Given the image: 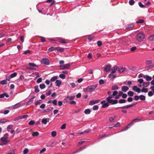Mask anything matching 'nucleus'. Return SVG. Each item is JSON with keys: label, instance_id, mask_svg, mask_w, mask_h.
<instances>
[{"label": "nucleus", "instance_id": "1", "mask_svg": "<svg viewBox=\"0 0 154 154\" xmlns=\"http://www.w3.org/2000/svg\"><path fill=\"white\" fill-rule=\"evenodd\" d=\"M97 86V84H96L92 86H89L86 88H84V90H85L86 92H92L96 88Z\"/></svg>", "mask_w": 154, "mask_h": 154}, {"label": "nucleus", "instance_id": "2", "mask_svg": "<svg viewBox=\"0 0 154 154\" xmlns=\"http://www.w3.org/2000/svg\"><path fill=\"white\" fill-rule=\"evenodd\" d=\"M144 34L142 32H140L137 34L136 36V40L139 42L142 41L144 38Z\"/></svg>", "mask_w": 154, "mask_h": 154}, {"label": "nucleus", "instance_id": "3", "mask_svg": "<svg viewBox=\"0 0 154 154\" xmlns=\"http://www.w3.org/2000/svg\"><path fill=\"white\" fill-rule=\"evenodd\" d=\"M41 62L42 63L45 65H49L50 64L49 60L46 58L42 59L41 60Z\"/></svg>", "mask_w": 154, "mask_h": 154}, {"label": "nucleus", "instance_id": "4", "mask_svg": "<svg viewBox=\"0 0 154 154\" xmlns=\"http://www.w3.org/2000/svg\"><path fill=\"white\" fill-rule=\"evenodd\" d=\"M106 100L107 102L109 103H111L112 105L116 104L118 103V101L116 100L111 99Z\"/></svg>", "mask_w": 154, "mask_h": 154}, {"label": "nucleus", "instance_id": "5", "mask_svg": "<svg viewBox=\"0 0 154 154\" xmlns=\"http://www.w3.org/2000/svg\"><path fill=\"white\" fill-rule=\"evenodd\" d=\"M135 104V103H133L131 104L125 106L121 107H120V108L122 109H127L134 106Z\"/></svg>", "mask_w": 154, "mask_h": 154}, {"label": "nucleus", "instance_id": "6", "mask_svg": "<svg viewBox=\"0 0 154 154\" xmlns=\"http://www.w3.org/2000/svg\"><path fill=\"white\" fill-rule=\"evenodd\" d=\"M22 106L21 103L20 102H19L15 105L12 106L11 107L12 108L14 109H15L17 108H18L19 107H20Z\"/></svg>", "mask_w": 154, "mask_h": 154}, {"label": "nucleus", "instance_id": "7", "mask_svg": "<svg viewBox=\"0 0 154 154\" xmlns=\"http://www.w3.org/2000/svg\"><path fill=\"white\" fill-rule=\"evenodd\" d=\"M29 65L31 66L29 67L28 68H27L29 69H33L32 67H38V66L35 64V63H29Z\"/></svg>", "mask_w": 154, "mask_h": 154}, {"label": "nucleus", "instance_id": "8", "mask_svg": "<svg viewBox=\"0 0 154 154\" xmlns=\"http://www.w3.org/2000/svg\"><path fill=\"white\" fill-rule=\"evenodd\" d=\"M132 89L134 91L138 93H140L141 91L140 89L138 88L136 85L132 87Z\"/></svg>", "mask_w": 154, "mask_h": 154}, {"label": "nucleus", "instance_id": "9", "mask_svg": "<svg viewBox=\"0 0 154 154\" xmlns=\"http://www.w3.org/2000/svg\"><path fill=\"white\" fill-rule=\"evenodd\" d=\"M133 124V123L131 122L130 124H128V125L126 126L124 128L121 130L122 131H124L127 130L128 128L130 127Z\"/></svg>", "mask_w": 154, "mask_h": 154}, {"label": "nucleus", "instance_id": "10", "mask_svg": "<svg viewBox=\"0 0 154 154\" xmlns=\"http://www.w3.org/2000/svg\"><path fill=\"white\" fill-rule=\"evenodd\" d=\"M126 70L125 67H121L118 68V72L119 73H122L124 72Z\"/></svg>", "mask_w": 154, "mask_h": 154}, {"label": "nucleus", "instance_id": "11", "mask_svg": "<svg viewBox=\"0 0 154 154\" xmlns=\"http://www.w3.org/2000/svg\"><path fill=\"white\" fill-rule=\"evenodd\" d=\"M143 77L146 79L147 81H149L152 80V78L151 77L147 75H144L143 76Z\"/></svg>", "mask_w": 154, "mask_h": 154}, {"label": "nucleus", "instance_id": "12", "mask_svg": "<svg viewBox=\"0 0 154 154\" xmlns=\"http://www.w3.org/2000/svg\"><path fill=\"white\" fill-rule=\"evenodd\" d=\"M99 101V100H91L90 101L89 104L91 105H93L94 104L98 103Z\"/></svg>", "mask_w": 154, "mask_h": 154}, {"label": "nucleus", "instance_id": "13", "mask_svg": "<svg viewBox=\"0 0 154 154\" xmlns=\"http://www.w3.org/2000/svg\"><path fill=\"white\" fill-rule=\"evenodd\" d=\"M118 68V66L117 65L114 66L113 67L112 69V71L111 72L112 73H115L116 71L117 70Z\"/></svg>", "mask_w": 154, "mask_h": 154}, {"label": "nucleus", "instance_id": "14", "mask_svg": "<svg viewBox=\"0 0 154 154\" xmlns=\"http://www.w3.org/2000/svg\"><path fill=\"white\" fill-rule=\"evenodd\" d=\"M49 120V118H44L42 119V122L44 124H46L48 122Z\"/></svg>", "mask_w": 154, "mask_h": 154}, {"label": "nucleus", "instance_id": "15", "mask_svg": "<svg viewBox=\"0 0 154 154\" xmlns=\"http://www.w3.org/2000/svg\"><path fill=\"white\" fill-rule=\"evenodd\" d=\"M35 97L34 96L30 99L29 101L27 103L26 105H29L33 103L34 99Z\"/></svg>", "mask_w": 154, "mask_h": 154}, {"label": "nucleus", "instance_id": "16", "mask_svg": "<svg viewBox=\"0 0 154 154\" xmlns=\"http://www.w3.org/2000/svg\"><path fill=\"white\" fill-rule=\"evenodd\" d=\"M111 68V66L110 65H108L106 66L104 68V71L106 72H108L109 71Z\"/></svg>", "mask_w": 154, "mask_h": 154}, {"label": "nucleus", "instance_id": "17", "mask_svg": "<svg viewBox=\"0 0 154 154\" xmlns=\"http://www.w3.org/2000/svg\"><path fill=\"white\" fill-rule=\"evenodd\" d=\"M113 74V73L111 72L110 73L109 75V77L110 78V79H113V78L116 77L117 76L116 74Z\"/></svg>", "mask_w": 154, "mask_h": 154}, {"label": "nucleus", "instance_id": "18", "mask_svg": "<svg viewBox=\"0 0 154 154\" xmlns=\"http://www.w3.org/2000/svg\"><path fill=\"white\" fill-rule=\"evenodd\" d=\"M128 89L129 88L127 86H124L122 88V91L124 93L126 92Z\"/></svg>", "mask_w": 154, "mask_h": 154}, {"label": "nucleus", "instance_id": "19", "mask_svg": "<svg viewBox=\"0 0 154 154\" xmlns=\"http://www.w3.org/2000/svg\"><path fill=\"white\" fill-rule=\"evenodd\" d=\"M57 47H51L49 48L48 50V52H50L53 51H56L57 50Z\"/></svg>", "mask_w": 154, "mask_h": 154}, {"label": "nucleus", "instance_id": "20", "mask_svg": "<svg viewBox=\"0 0 154 154\" xmlns=\"http://www.w3.org/2000/svg\"><path fill=\"white\" fill-rule=\"evenodd\" d=\"M55 83L56 86L60 87L61 84V81L60 80H56Z\"/></svg>", "mask_w": 154, "mask_h": 154}, {"label": "nucleus", "instance_id": "21", "mask_svg": "<svg viewBox=\"0 0 154 154\" xmlns=\"http://www.w3.org/2000/svg\"><path fill=\"white\" fill-rule=\"evenodd\" d=\"M58 77L57 76H54L52 77L50 79L51 82H54L57 79Z\"/></svg>", "mask_w": 154, "mask_h": 154}, {"label": "nucleus", "instance_id": "22", "mask_svg": "<svg viewBox=\"0 0 154 154\" xmlns=\"http://www.w3.org/2000/svg\"><path fill=\"white\" fill-rule=\"evenodd\" d=\"M57 38L60 41V43L63 44H66V43L64 39L60 37Z\"/></svg>", "mask_w": 154, "mask_h": 154}, {"label": "nucleus", "instance_id": "23", "mask_svg": "<svg viewBox=\"0 0 154 154\" xmlns=\"http://www.w3.org/2000/svg\"><path fill=\"white\" fill-rule=\"evenodd\" d=\"M14 127L13 125H8L7 127V130L8 131H10L11 129H12Z\"/></svg>", "mask_w": 154, "mask_h": 154}, {"label": "nucleus", "instance_id": "24", "mask_svg": "<svg viewBox=\"0 0 154 154\" xmlns=\"http://www.w3.org/2000/svg\"><path fill=\"white\" fill-rule=\"evenodd\" d=\"M5 97H9L8 95L6 93H3L2 94H0V98H2Z\"/></svg>", "mask_w": 154, "mask_h": 154}, {"label": "nucleus", "instance_id": "25", "mask_svg": "<svg viewBox=\"0 0 154 154\" xmlns=\"http://www.w3.org/2000/svg\"><path fill=\"white\" fill-rule=\"evenodd\" d=\"M150 84L149 82H144L143 83V86L144 87H147L149 86Z\"/></svg>", "mask_w": 154, "mask_h": 154}, {"label": "nucleus", "instance_id": "26", "mask_svg": "<svg viewBox=\"0 0 154 154\" xmlns=\"http://www.w3.org/2000/svg\"><path fill=\"white\" fill-rule=\"evenodd\" d=\"M109 136V135H106V134H103L102 135H100L98 137V139H101L103 138L107 137Z\"/></svg>", "mask_w": 154, "mask_h": 154}, {"label": "nucleus", "instance_id": "27", "mask_svg": "<svg viewBox=\"0 0 154 154\" xmlns=\"http://www.w3.org/2000/svg\"><path fill=\"white\" fill-rule=\"evenodd\" d=\"M91 112V110L89 109H86L84 111L85 113L87 115L90 114Z\"/></svg>", "mask_w": 154, "mask_h": 154}, {"label": "nucleus", "instance_id": "28", "mask_svg": "<svg viewBox=\"0 0 154 154\" xmlns=\"http://www.w3.org/2000/svg\"><path fill=\"white\" fill-rule=\"evenodd\" d=\"M34 88L35 89V92L37 93L39 91V90L38 89V85H36L34 87Z\"/></svg>", "mask_w": 154, "mask_h": 154}, {"label": "nucleus", "instance_id": "29", "mask_svg": "<svg viewBox=\"0 0 154 154\" xmlns=\"http://www.w3.org/2000/svg\"><path fill=\"white\" fill-rule=\"evenodd\" d=\"M7 82L6 80H3L0 81V84L2 85H6L7 84Z\"/></svg>", "mask_w": 154, "mask_h": 154}, {"label": "nucleus", "instance_id": "30", "mask_svg": "<svg viewBox=\"0 0 154 154\" xmlns=\"http://www.w3.org/2000/svg\"><path fill=\"white\" fill-rule=\"evenodd\" d=\"M139 99L141 100H145L146 99V97L144 96L141 95L139 96Z\"/></svg>", "mask_w": 154, "mask_h": 154}, {"label": "nucleus", "instance_id": "31", "mask_svg": "<svg viewBox=\"0 0 154 154\" xmlns=\"http://www.w3.org/2000/svg\"><path fill=\"white\" fill-rule=\"evenodd\" d=\"M119 88L116 85H114L113 86H112V90H118Z\"/></svg>", "mask_w": 154, "mask_h": 154}, {"label": "nucleus", "instance_id": "32", "mask_svg": "<svg viewBox=\"0 0 154 154\" xmlns=\"http://www.w3.org/2000/svg\"><path fill=\"white\" fill-rule=\"evenodd\" d=\"M57 50L58 51L62 52L64 51V49L59 47H57Z\"/></svg>", "mask_w": 154, "mask_h": 154}, {"label": "nucleus", "instance_id": "33", "mask_svg": "<svg viewBox=\"0 0 154 154\" xmlns=\"http://www.w3.org/2000/svg\"><path fill=\"white\" fill-rule=\"evenodd\" d=\"M39 133L38 132H34L32 133V136L33 137H36L38 136L39 135Z\"/></svg>", "mask_w": 154, "mask_h": 154}, {"label": "nucleus", "instance_id": "34", "mask_svg": "<svg viewBox=\"0 0 154 154\" xmlns=\"http://www.w3.org/2000/svg\"><path fill=\"white\" fill-rule=\"evenodd\" d=\"M134 26V25L133 24H129L128 25V26L126 27V28L128 29H130L131 28L133 27Z\"/></svg>", "mask_w": 154, "mask_h": 154}, {"label": "nucleus", "instance_id": "35", "mask_svg": "<svg viewBox=\"0 0 154 154\" xmlns=\"http://www.w3.org/2000/svg\"><path fill=\"white\" fill-rule=\"evenodd\" d=\"M8 121V120L5 119H0V123H4L7 122Z\"/></svg>", "mask_w": 154, "mask_h": 154}, {"label": "nucleus", "instance_id": "36", "mask_svg": "<svg viewBox=\"0 0 154 154\" xmlns=\"http://www.w3.org/2000/svg\"><path fill=\"white\" fill-rule=\"evenodd\" d=\"M109 103L107 102V103H106L104 104H103L102 106V107L103 108H105L108 107L109 106Z\"/></svg>", "mask_w": 154, "mask_h": 154}, {"label": "nucleus", "instance_id": "37", "mask_svg": "<svg viewBox=\"0 0 154 154\" xmlns=\"http://www.w3.org/2000/svg\"><path fill=\"white\" fill-rule=\"evenodd\" d=\"M141 91L142 92H145L146 93L148 92V90L146 88H142L141 90Z\"/></svg>", "mask_w": 154, "mask_h": 154}, {"label": "nucleus", "instance_id": "38", "mask_svg": "<svg viewBox=\"0 0 154 154\" xmlns=\"http://www.w3.org/2000/svg\"><path fill=\"white\" fill-rule=\"evenodd\" d=\"M134 92L132 91H129L128 93V95L130 97H132L133 96Z\"/></svg>", "mask_w": 154, "mask_h": 154}, {"label": "nucleus", "instance_id": "39", "mask_svg": "<svg viewBox=\"0 0 154 154\" xmlns=\"http://www.w3.org/2000/svg\"><path fill=\"white\" fill-rule=\"evenodd\" d=\"M57 135V133L56 131H53L51 132V135L53 137H55Z\"/></svg>", "mask_w": 154, "mask_h": 154}, {"label": "nucleus", "instance_id": "40", "mask_svg": "<svg viewBox=\"0 0 154 154\" xmlns=\"http://www.w3.org/2000/svg\"><path fill=\"white\" fill-rule=\"evenodd\" d=\"M152 60H146V63L147 65H149L152 64Z\"/></svg>", "mask_w": 154, "mask_h": 154}, {"label": "nucleus", "instance_id": "41", "mask_svg": "<svg viewBox=\"0 0 154 154\" xmlns=\"http://www.w3.org/2000/svg\"><path fill=\"white\" fill-rule=\"evenodd\" d=\"M126 100L125 99H120L119 100V103H126Z\"/></svg>", "mask_w": 154, "mask_h": 154}, {"label": "nucleus", "instance_id": "42", "mask_svg": "<svg viewBox=\"0 0 154 154\" xmlns=\"http://www.w3.org/2000/svg\"><path fill=\"white\" fill-rule=\"evenodd\" d=\"M39 87L40 89H42L45 88V85L44 84H41L39 85Z\"/></svg>", "mask_w": 154, "mask_h": 154}, {"label": "nucleus", "instance_id": "43", "mask_svg": "<svg viewBox=\"0 0 154 154\" xmlns=\"http://www.w3.org/2000/svg\"><path fill=\"white\" fill-rule=\"evenodd\" d=\"M1 140L3 142H7V140L5 137H2L1 138Z\"/></svg>", "mask_w": 154, "mask_h": 154}, {"label": "nucleus", "instance_id": "44", "mask_svg": "<svg viewBox=\"0 0 154 154\" xmlns=\"http://www.w3.org/2000/svg\"><path fill=\"white\" fill-rule=\"evenodd\" d=\"M17 75V73L16 72H14L13 73H12L10 75L11 78H13L15 76H16Z\"/></svg>", "mask_w": 154, "mask_h": 154}, {"label": "nucleus", "instance_id": "45", "mask_svg": "<svg viewBox=\"0 0 154 154\" xmlns=\"http://www.w3.org/2000/svg\"><path fill=\"white\" fill-rule=\"evenodd\" d=\"M98 108L99 107L97 105H94L93 106L92 108L93 110H97L98 109Z\"/></svg>", "mask_w": 154, "mask_h": 154}, {"label": "nucleus", "instance_id": "46", "mask_svg": "<svg viewBox=\"0 0 154 154\" xmlns=\"http://www.w3.org/2000/svg\"><path fill=\"white\" fill-rule=\"evenodd\" d=\"M53 108L52 107H50L48 109H45V111H46L47 112H50V111L52 110L53 109Z\"/></svg>", "mask_w": 154, "mask_h": 154}, {"label": "nucleus", "instance_id": "47", "mask_svg": "<svg viewBox=\"0 0 154 154\" xmlns=\"http://www.w3.org/2000/svg\"><path fill=\"white\" fill-rule=\"evenodd\" d=\"M59 77L61 79H64L65 78L66 76L63 74H60L59 75Z\"/></svg>", "mask_w": 154, "mask_h": 154}, {"label": "nucleus", "instance_id": "48", "mask_svg": "<svg viewBox=\"0 0 154 154\" xmlns=\"http://www.w3.org/2000/svg\"><path fill=\"white\" fill-rule=\"evenodd\" d=\"M149 40L151 41H153L154 40V35H151L150 36L149 38Z\"/></svg>", "mask_w": 154, "mask_h": 154}, {"label": "nucleus", "instance_id": "49", "mask_svg": "<svg viewBox=\"0 0 154 154\" xmlns=\"http://www.w3.org/2000/svg\"><path fill=\"white\" fill-rule=\"evenodd\" d=\"M144 22V20H140L138 21H137L136 22V23H143Z\"/></svg>", "mask_w": 154, "mask_h": 154}, {"label": "nucleus", "instance_id": "50", "mask_svg": "<svg viewBox=\"0 0 154 154\" xmlns=\"http://www.w3.org/2000/svg\"><path fill=\"white\" fill-rule=\"evenodd\" d=\"M35 123V122L33 120H31L29 122V125H34Z\"/></svg>", "mask_w": 154, "mask_h": 154}, {"label": "nucleus", "instance_id": "51", "mask_svg": "<svg viewBox=\"0 0 154 154\" xmlns=\"http://www.w3.org/2000/svg\"><path fill=\"white\" fill-rule=\"evenodd\" d=\"M114 97V96L112 95V94L110 95V96H109L108 97H107L106 98V100H109V99H111L112 98H113Z\"/></svg>", "mask_w": 154, "mask_h": 154}, {"label": "nucleus", "instance_id": "52", "mask_svg": "<svg viewBox=\"0 0 154 154\" xmlns=\"http://www.w3.org/2000/svg\"><path fill=\"white\" fill-rule=\"evenodd\" d=\"M66 98H69V100H73V99H74V97L73 96H68L66 97Z\"/></svg>", "mask_w": 154, "mask_h": 154}, {"label": "nucleus", "instance_id": "53", "mask_svg": "<svg viewBox=\"0 0 154 154\" xmlns=\"http://www.w3.org/2000/svg\"><path fill=\"white\" fill-rule=\"evenodd\" d=\"M134 1L133 0H130L129 1V4L131 5H133L134 3Z\"/></svg>", "mask_w": 154, "mask_h": 154}, {"label": "nucleus", "instance_id": "54", "mask_svg": "<svg viewBox=\"0 0 154 154\" xmlns=\"http://www.w3.org/2000/svg\"><path fill=\"white\" fill-rule=\"evenodd\" d=\"M137 81L140 83V84H142V83H143V80L142 79H138L137 80Z\"/></svg>", "mask_w": 154, "mask_h": 154}, {"label": "nucleus", "instance_id": "55", "mask_svg": "<svg viewBox=\"0 0 154 154\" xmlns=\"http://www.w3.org/2000/svg\"><path fill=\"white\" fill-rule=\"evenodd\" d=\"M42 102V101L40 100L38 101H36L35 103V104L36 105H38V104Z\"/></svg>", "mask_w": 154, "mask_h": 154}, {"label": "nucleus", "instance_id": "56", "mask_svg": "<svg viewBox=\"0 0 154 154\" xmlns=\"http://www.w3.org/2000/svg\"><path fill=\"white\" fill-rule=\"evenodd\" d=\"M86 146H87V145H86V146H83L82 147H80L79 148V149H78V151H79V152L80 151H81L83 149H84L86 147Z\"/></svg>", "mask_w": 154, "mask_h": 154}, {"label": "nucleus", "instance_id": "57", "mask_svg": "<svg viewBox=\"0 0 154 154\" xmlns=\"http://www.w3.org/2000/svg\"><path fill=\"white\" fill-rule=\"evenodd\" d=\"M28 149L27 148H26L24 149L23 151V154H26L28 153Z\"/></svg>", "mask_w": 154, "mask_h": 154}, {"label": "nucleus", "instance_id": "58", "mask_svg": "<svg viewBox=\"0 0 154 154\" xmlns=\"http://www.w3.org/2000/svg\"><path fill=\"white\" fill-rule=\"evenodd\" d=\"M70 64L69 63H67L65 65V68L66 69H67L69 68Z\"/></svg>", "mask_w": 154, "mask_h": 154}, {"label": "nucleus", "instance_id": "59", "mask_svg": "<svg viewBox=\"0 0 154 154\" xmlns=\"http://www.w3.org/2000/svg\"><path fill=\"white\" fill-rule=\"evenodd\" d=\"M57 100L56 99H54L52 101V103L55 105H57Z\"/></svg>", "mask_w": 154, "mask_h": 154}, {"label": "nucleus", "instance_id": "60", "mask_svg": "<svg viewBox=\"0 0 154 154\" xmlns=\"http://www.w3.org/2000/svg\"><path fill=\"white\" fill-rule=\"evenodd\" d=\"M97 45L99 46H100L102 45V43L101 41H99L97 42Z\"/></svg>", "mask_w": 154, "mask_h": 154}, {"label": "nucleus", "instance_id": "61", "mask_svg": "<svg viewBox=\"0 0 154 154\" xmlns=\"http://www.w3.org/2000/svg\"><path fill=\"white\" fill-rule=\"evenodd\" d=\"M42 78H39L37 80V82L38 83H40L42 82Z\"/></svg>", "mask_w": 154, "mask_h": 154}, {"label": "nucleus", "instance_id": "62", "mask_svg": "<svg viewBox=\"0 0 154 154\" xmlns=\"http://www.w3.org/2000/svg\"><path fill=\"white\" fill-rule=\"evenodd\" d=\"M138 5H139V6L141 8H143L145 7V6L144 5H143V4H142L140 2H139Z\"/></svg>", "mask_w": 154, "mask_h": 154}, {"label": "nucleus", "instance_id": "63", "mask_svg": "<svg viewBox=\"0 0 154 154\" xmlns=\"http://www.w3.org/2000/svg\"><path fill=\"white\" fill-rule=\"evenodd\" d=\"M139 99V96L136 95L134 96V99L135 100H137Z\"/></svg>", "mask_w": 154, "mask_h": 154}, {"label": "nucleus", "instance_id": "64", "mask_svg": "<svg viewBox=\"0 0 154 154\" xmlns=\"http://www.w3.org/2000/svg\"><path fill=\"white\" fill-rule=\"evenodd\" d=\"M153 95V93L151 91H149L148 93V95L149 97H151Z\"/></svg>", "mask_w": 154, "mask_h": 154}]
</instances>
